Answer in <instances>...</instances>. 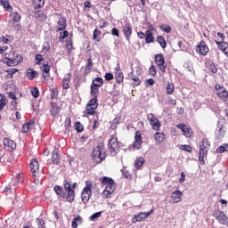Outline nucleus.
Masks as SVG:
<instances>
[{
	"label": "nucleus",
	"mask_w": 228,
	"mask_h": 228,
	"mask_svg": "<svg viewBox=\"0 0 228 228\" xmlns=\"http://www.w3.org/2000/svg\"><path fill=\"white\" fill-rule=\"evenodd\" d=\"M100 183L105 186V190L102 192L103 197L107 199L111 197L112 193L115 191V187H113L115 180L108 176H103L100 178Z\"/></svg>",
	"instance_id": "nucleus-1"
},
{
	"label": "nucleus",
	"mask_w": 228,
	"mask_h": 228,
	"mask_svg": "<svg viewBox=\"0 0 228 228\" xmlns=\"http://www.w3.org/2000/svg\"><path fill=\"white\" fill-rule=\"evenodd\" d=\"M209 149H211V144L209 143V141L208 138L202 139V141L200 142V151H199V161L200 162V165H204V158L208 156V152H209Z\"/></svg>",
	"instance_id": "nucleus-2"
},
{
	"label": "nucleus",
	"mask_w": 228,
	"mask_h": 228,
	"mask_svg": "<svg viewBox=\"0 0 228 228\" xmlns=\"http://www.w3.org/2000/svg\"><path fill=\"white\" fill-rule=\"evenodd\" d=\"M92 159L94 161V163H102V161L106 159V153H104L102 146L98 145L94 149L92 152Z\"/></svg>",
	"instance_id": "nucleus-3"
},
{
	"label": "nucleus",
	"mask_w": 228,
	"mask_h": 228,
	"mask_svg": "<svg viewBox=\"0 0 228 228\" xmlns=\"http://www.w3.org/2000/svg\"><path fill=\"white\" fill-rule=\"evenodd\" d=\"M93 186L92 181L88 180L86 182V186L81 192V199L84 204H86L88 200H90V197H92Z\"/></svg>",
	"instance_id": "nucleus-4"
},
{
	"label": "nucleus",
	"mask_w": 228,
	"mask_h": 228,
	"mask_svg": "<svg viewBox=\"0 0 228 228\" xmlns=\"http://www.w3.org/2000/svg\"><path fill=\"white\" fill-rule=\"evenodd\" d=\"M64 189L67 191L66 200L67 202H74V197L76 194L74 193V190H72V185L70 184V182L65 180L64 183Z\"/></svg>",
	"instance_id": "nucleus-5"
},
{
	"label": "nucleus",
	"mask_w": 228,
	"mask_h": 228,
	"mask_svg": "<svg viewBox=\"0 0 228 228\" xmlns=\"http://www.w3.org/2000/svg\"><path fill=\"white\" fill-rule=\"evenodd\" d=\"M213 216H215L216 220H217V222H219L222 225H225L227 224L228 217L224 211L215 209L213 212Z\"/></svg>",
	"instance_id": "nucleus-6"
},
{
	"label": "nucleus",
	"mask_w": 228,
	"mask_h": 228,
	"mask_svg": "<svg viewBox=\"0 0 228 228\" xmlns=\"http://www.w3.org/2000/svg\"><path fill=\"white\" fill-rule=\"evenodd\" d=\"M154 209H151L149 212H141L137 215H135L133 218H132V224H136L138 222H142L143 220H145V218H147L148 216H151V215H152Z\"/></svg>",
	"instance_id": "nucleus-7"
},
{
	"label": "nucleus",
	"mask_w": 228,
	"mask_h": 228,
	"mask_svg": "<svg viewBox=\"0 0 228 228\" xmlns=\"http://www.w3.org/2000/svg\"><path fill=\"white\" fill-rule=\"evenodd\" d=\"M155 63L158 65L161 72H166L165 69H167V66L165 65V57L163 56V54L159 53L155 55Z\"/></svg>",
	"instance_id": "nucleus-8"
},
{
	"label": "nucleus",
	"mask_w": 228,
	"mask_h": 228,
	"mask_svg": "<svg viewBox=\"0 0 228 228\" xmlns=\"http://www.w3.org/2000/svg\"><path fill=\"white\" fill-rule=\"evenodd\" d=\"M142 143L143 141L142 140V132L136 131L134 134V142L132 144L133 149H136L137 151L142 149Z\"/></svg>",
	"instance_id": "nucleus-9"
},
{
	"label": "nucleus",
	"mask_w": 228,
	"mask_h": 228,
	"mask_svg": "<svg viewBox=\"0 0 228 228\" xmlns=\"http://www.w3.org/2000/svg\"><path fill=\"white\" fill-rule=\"evenodd\" d=\"M4 149L5 151H14L17 148V144L12 139L4 138L3 140Z\"/></svg>",
	"instance_id": "nucleus-10"
},
{
	"label": "nucleus",
	"mask_w": 228,
	"mask_h": 228,
	"mask_svg": "<svg viewBox=\"0 0 228 228\" xmlns=\"http://www.w3.org/2000/svg\"><path fill=\"white\" fill-rule=\"evenodd\" d=\"M183 200V191L176 190L171 193L172 204H179Z\"/></svg>",
	"instance_id": "nucleus-11"
},
{
	"label": "nucleus",
	"mask_w": 228,
	"mask_h": 228,
	"mask_svg": "<svg viewBox=\"0 0 228 228\" xmlns=\"http://www.w3.org/2000/svg\"><path fill=\"white\" fill-rule=\"evenodd\" d=\"M177 127L183 131L186 138H191V134H193V130H191V128L188 127L185 124H179Z\"/></svg>",
	"instance_id": "nucleus-12"
},
{
	"label": "nucleus",
	"mask_w": 228,
	"mask_h": 228,
	"mask_svg": "<svg viewBox=\"0 0 228 228\" xmlns=\"http://www.w3.org/2000/svg\"><path fill=\"white\" fill-rule=\"evenodd\" d=\"M197 47L198 53H200V54H202V56H206L208 53H209V48L208 47V45L204 41H201Z\"/></svg>",
	"instance_id": "nucleus-13"
},
{
	"label": "nucleus",
	"mask_w": 228,
	"mask_h": 228,
	"mask_svg": "<svg viewBox=\"0 0 228 228\" xmlns=\"http://www.w3.org/2000/svg\"><path fill=\"white\" fill-rule=\"evenodd\" d=\"M216 136L217 140H222L225 136V130H224V125L220 122L217 123V126L216 129Z\"/></svg>",
	"instance_id": "nucleus-14"
},
{
	"label": "nucleus",
	"mask_w": 228,
	"mask_h": 228,
	"mask_svg": "<svg viewBox=\"0 0 228 228\" xmlns=\"http://www.w3.org/2000/svg\"><path fill=\"white\" fill-rule=\"evenodd\" d=\"M123 35L127 42L131 40V35H133V28H131L129 24H125V26L123 27Z\"/></svg>",
	"instance_id": "nucleus-15"
},
{
	"label": "nucleus",
	"mask_w": 228,
	"mask_h": 228,
	"mask_svg": "<svg viewBox=\"0 0 228 228\" xmlns=\"http://www.w3.org/2000/svg\"><path fill=\"white\" fill-rule=\"evenodd\" d=\"M70 79H72V73H68L64 76L62 79L63 90H69L70 88V86H69V84L70 83Z\"/></svg>",
	"instance_id": "nucleus-16"
},
{
	"label": "nucleus",
	"mask_w": 228,
	"mask_h": 228,
	"mask_svg": "<svg viewBox=\"0 0 228 228\" xmlns=\"http://www.w3.org/2000/svg\"><path fill=\"white\" fill-rule=\"evenodd\" d=\"M65 29H67V20H65L63 17H61L57 22L56 31H65Z\"/></svg>",
	"instance_id": "nucleus-17"
},
{
	"label": "nucleus",
	"mask_w": 228,
	"mask_h": 228,
	"mask_svg": "<svg viewBox=\"0 0 228 228\" xmlns=\"http://www.w3.org/2000/svg\"><path fill=\"white\" fill-rule=\"evenodd\" d=\"M124 81V73L122 72V69H120V65L117 64L116 68V83H122Z\"/></svg>",
	"instance_id": "nucleus-18"
},
{
	"label": "nucleus",
	"mask_w": 228,
	"mask_h": 228,
	"mask_svg": "<svg viewBox=\"0 0 228 228\" xmlns=\"http://www.w3.org/2000/svg\"><path fill=\"white\" fill-rule=\"evenodd\" d=\"M216 95L221 99V101H224L225 104H228V92L227 89H223V91L216 92Z\"/></svg>",
	"instance_id": "nucleus-19"
},
{
	"label": "nucleus",
	"mask_w": 228,
	"mask_h": 228,
	"mask_svg": "<svg viewBox=\"0 0 228 228\" xmlns=\"http://www.w3.org/2000/svg\"><path fill=\"white\" fill-rule=\"evenodd\" d=\"M30 170L32 174H35L40 170V166L38 165V160L37 159H33L30 162Z\"/></svg>",
	"instance_id": "nucleus-20"
},
{
	"label": "nucleus",
	"mask_w": 228,
	"mask_h": 228,
	"mask_svg": "<svg viewBox=\"0 0 228 228\" xmlns=\"http://www.w3.org/2000/svg\"><path fill=\"white\" fill-rule=\"evenodd\" d=\"M53 190L57 195H60L62 199H67V192L63 191L61 186L55 185Z\"/></svg>",
	"instance_id": "nucleus-21"
},
{
	"label": "nucleus",
	"mask_w": 228,
	"mask_h": 228,
	"mask_svg": "<svg viewBox=\"0 0 228 228\" xmlns=\"http://www.w3.org/2000/svg\"><path fill=\"white\" fill-rule=\"evenodd\" d=\"M4 63H5V65H7L8 67H15L17 61H15V58L13 57H5L4 59Z\"/></svg>",
	"instance_id": "nucleus-22"
},
{
	"label": "nucleus",
	"mask_w": 228,
	"mask_h": 228,
	"mask_svg": "<svg viewBox=\"0 0 228 228\" xmlns=\"http://www.w3.org/2000/svg\"><path fill=\"white\" fill-rule=\"evenodd\" d=\"M151 126H152V129L154 131H159V128L161 127V123H159V118H154L152 121H151Z\"/></svg>",
	"instance_id": "nucleus-23"
},
{
	"label": "nucleus",
	"mask_w": 228,
	"mask_h": 228,
	"mask_svg": "<svg viewBox=\"0 0 228 228\" xmlns=\"http://www.w3.org/2000/svg\"><path fill=\"white\" fill-rule=\"evenodd\" d=\"M146 44H152L154 42V36L151 30H146V36L144 37Z\"/></svg>",
	"instance_id": "nucleus-24"
},
{
	"label": "nucleus",
	"mask_w": 228,
	"mask_h": 228,
	"mask_svg": "<svg viewBox=\"0 0 228 228\" xmlns=\"http://www.w3.org/2000/svg\"><path fill=\"white\" fill-rule=\"evenodd\" d=\"M52 162L53 163V165H60V159H59L58 151H56V149H54L53 151Z\"/></svg>",
	"instance_id": "nucleus-25"
},
{
	"label": "nucleus",
	"mask_w": 228,
	"mask_h": 228,
	"mask_svg": "<svg viewBox=\"0 0 228 228\" xmlns=\"http://www.w3.org/2000/svg\"><path fill=\"white\" fill-rule=\"evenodd\" d=\"M216 44L217 45V49H219V51H222V53H224L225 51L226 47H228L227 42L216 41Z\"/></svg>",
	"instance_id": "nucleus-26"
},
{
	"label": "nucleus",
	"mask_w": 228,
	"mask_h": 228,
	"mask_svg": "<svg viewBox=\"0 0 228 228\" xmlns=\"http://www.w3.org/2000/svg\"><path fill=\"white\" fill-rule=\"evenodd\" d=\"M157 42L159 44L162 49H165L167 47V40H165V37L158 36Z\"/></svg>",
	"instance_id": "nucleus-27"
},
{
	"label": "nucleus",
	"mask_w": 228,
	"mask_h": 228,
	"mask_svg": "<svg viewBox=\"0 0 228 228\" xmlns=\"http://www.w3.org/2000/svg\"><path fill=\"white\" fill-rule=\"evenodd\" d=\"M5 72L7 73L5 75V77H7V79H12V77H13V74L19 72V69H6Z\"/></svg>",
	"instance_id": "nucleus-28"
},
{
	"label": "nucleus",
	"mask_w": 228,
	"mask_h": 228,
	"mask_svg": "<svg viewBox=\"0 0 228 228\" xmlns=\"http://www.w3.org/2000/svg\"><path fill=\"white\" fill-rule=\"evenodd\" d=\"M143 158H138L135 161H134V167H135V170H140V168H142V167H143Z\"/></svg>",
	"instance_id": "nucleus-29"
},
{
	"label": "nucleus",
	"mask_w": 228,
	"mask_h": 228,
	"mask_svg": "<svg viewBox=\"0 0 228 228\" xmlns=\"http://www.w3.org/2000/svg\"><path fill=\"white\" fill-rule=\"evenodd\" d=\"M94 86H98L101 87L102 86V85H104V80L102 77H95L93 80V84Z\"/></svg>",
	"instance_id": "nucleus-30"
},
{
	"label": "nucleus",
	"mask_w": 228,
	"mask_h": 228,
	"mask_svg": "<svg viewBox=\"0 0 228 228\" xmlns=\"http://www.w3.org/2000/svg\"><path fill=\"white\" fill-rule=\"evenodd\" d=\"M96 109L97 107L86 105V117H90V115H95Z\"/></svg>",
	"instance_id": "nucleus-31"
},
{
	"label": "nucleus",
	"mask_w": 228,
	"mask_h": 228,
	"mask_svg": "<svg viewBox=\"0 0 228 228\" xmlns=\"http://www.w3.org/2000/svg\"><path fill=\"white\" fill-rule=\"evenodd\" d=\"M155 140L158 142V143H163V140H165V134L160 132H157L155 134Z\"/></svg>",
	"instance_id": "nucleus-32"
},
{
	"label": "nucleus",
	"mask_w": 228,
	"mask_h": 228,
	"mask_svg": "<svg viewBox=\"0 0 228 228\" xmlns=\"http://www.w3.org/2000/svg\"><path fill=\"white\" fill-rule=\"evenodd\" d=\"M37 76H38V72H37L36 70H33L31 69H28L27 70V77L29 79H35V77H37Z\"/></svg>",
	"instance_id": "nucleus-33"
},
{
	"label": "nucleus",
	"mask_w": 228,
	"mask_h": 228,
	"mask_svg": "<svg viewBox=\"0 0 228 228\" xmlns=\"http://www.w3.org/2000/svg\"><path fill=\"white\" fill-rule=\"evenodd\" d=\"M6 106V96L4 94H0V111L2 110H4V107Z\"/></svg>",
	"instance_id": "nucleus-34"
},
{
	"label": "nucleus",
	"mask_w": 228,
	"mask_h": 228,
	"mask_svg": "<svg viewBox=\"0 0 228 228\" xmlns=\"http://www.w3.org/2000/svg\"><path fill=\"white\" fill-rule=\"evenodd\" d=\"M113 145H115V140L113 139V137H111L108 142V149L111 154L115 152V148L113 147Z\"/></svg>",
	"instance_id": "nucleus-35"
},
{
	"label": "nucleus",
	"mask_w": 228,
	"mask_h": 228,
	"mask_svg": "<svg viewBox=\"0 0 228 228\" xmlns=\"http://www.w3.org/2000/svg\"><path fill=\"white\" fill-rule=\"evenodd\" d=\"M227 148H228V144L227 143H224L223 145L219 146L216 149V152L218 154H224V152H227Z\"/></svg>",
	"instance_id": "nucleus-36"
},
{
	"label": "nucleus",
	"mask_w": 228,
	"mask_h": 228,
	"mask_svg": "<svg viewBox=\"0 0 228 228\" xmlns=\"http://www.w3.org/2000/svg\"><path fill=\"white\" fill-rule=\"evenodd\" d=\"M174 90H175L174 84H171L170 82H168L166 87V92L167 95H172V94H174Z\"/></svg>",
	"instance_id": "nucleus-37"
},
{
	"label": "nucleus",
	"mask_w": 228,
	"mask_h": 228,
	"mask_svg": "<svg viewBox=\"0 0 228 228\" xmlns=\"http://www.w3.org/2000/svg\"><path fill=\"white\" fill-rule=\"evenodd\" d=\"M180 151H184L185 152H191L193 149L188 144H181L179 146Z\"/></svg>",
	"instance_id": "nucleus-38"
},
{
	"label": "nucleus",
	"mask_w": 228,
	"mask_h": 228,
	"mask_svg": "<svg viewBox=\"0 0 228 228\" xmlns=\"http://www.w3.org/2000/svg\"><path fill=\"white\" fill-rule=\"evenodd\" d=\"M85 129V126H83V124L81 122L77 121L75 123V130L77 133H83V130Z\"/></svg>",
	"instance_id": "nucleus-39"
},
{
	"label": "nucleus",
	"mask_w": 228,
	"mask_h": 228,
	"mask_svg": "<svg viewBox=\"0 0 228 228\" xmlns=\"http://www.w3.org/2000/svg\"><path fill=\"white\" fill-rule=\"evenodd\" d=\"M87 105L90 107V106H93V108H97L99 106V103H97V96H94L93 99H91Z\"/></svg>",
	"instance_id": "nucleus-40"
},
{
	"label": "nucleus",
	"mask_w": 228,
	"mask_h": 228,
	"mask_svg": "<svg viewBox=\"0 0 228 228\" xmlns=\"http://www.w3.org/2000/svg\"><path fill=\"white\" fill-rule=\"evenodd\" d=\"M32 3H34L36 8H42L45 4V0H32Z\"/></svg>",
	"instance_id": "nucleus-41"
},
{
	"label": "nucleus",
	"mask_w": 228,
	"mask_h": 228,
	"mask_svg": "<svg viewBox=\"0 0 228 228\" xmlns=\"http://www.w3.org/2000/svg\"><path fill=\"white\" fill-rule=\"evenodd\" d=\"M98 94H99V86H95L94 85H91V95L93 97H97Z\"/></svg>",
	"instance_id": "nucleus-42"
},
{
	"label": "nucleus",
	"mask_w": 228,
	"mask_h": 228,
	"mask_svg": "<svg viewBox=\"0 0 228 228\" xmlns=\"http://www.w3.org/2000/svg\"><path fill=\"white\" fill-rule=\"evenodd\" d=\"M11 17L13 22H19V20H20V14L17 12H12Z\"/></svg>",
	"instance_id": "nucleus-43"
},
{
	"label": "nucleus",
	"mask_w": 228,
	"mask_h": 228,
	"mask_svg": "<svg viewBox=\"0 0 228 228\" xmlns=\"http://www.w3.org/2000/svg\"><path fill=\"white\" fill-rule=\"evenodd\" d=\"M159 29H161V31H164L165 33H171L172 27H170V25H160Z\"/></svg>",
	"instance_id": "nucleus-44"
},
{
	"label": "nucleus",
	"mask_w": 228,
	"mask_h": 228,
	"mask_svg": "<svg viewBox=\"0 0 228 228\" xmlns=\"http://www.w3.org/2000/svg\"><path fill=\"white\" fill-rule=\"evenodd\" d=\"M0 4H3L5 10H12V5H10L8 0H0Z\"/></svg>",
	"instance_id": "nucleus-45"
},
{
	"label": "nucleus",
	"mask_w": 228,
	"mask_h": 228,
	"mask_svg": "<svg viewBox=\"0 0 228 228\" xmlns=\"http://www.w3.org/2000/svg\"><path fill=\"white\" fill-rule=\"evenodd\" d=\"M31 94H32V97H34L35 99H37V97H39L40 95V91L37 87H34L31 90Z\"/></svg>",
	"instance_id": "nucleus-46"
},
{
	"label": "nucleus",
	"mask_w": 228,
	"mask_h": 228,
	"mask_svg": "<svg viewBox=\"0 0 228 228\" xmlns=\"http://www.w3.org/2000/svg\"><path fill=\"white\" fill-rule=\"evenodd\" d=\"M149 74L150 76H156V74H158V71L156 70V66H154L153 64L150 67L149 69Z\"/></svg>",
	"instance_id": "nucleus-47"
},
{
	"label": "nucleus",
	"mask_w": 228,
	"mask_h": 228,
	"mask_svg": "<svg viewBox=\"0 0 228 228\" xmlns=\"http://www.w3.org/2000/svg\"><path fill=\"white\" fill-rule=\"evenodd\" d=\"M37 224L38 228H45V221H44V219L37 218Z\"/></svg>",
	"instance_id": "nucleus-48"
},
{
	"label": "nucleus",
	"mask_w": 228,
	"mask_h": 228,
	"mask_svg": "<svg viewBox=\"0 0 228 228\" xmlns=\"http://www.w3.org/2000/svg\"><path fill=\"white\" fill-rule=\"evenodd\" d=\"M59 111H60V107L59 106H53L51 109V113H52V115H53V117H56V115H58Z\"/></svg>",
	"instance_id": "nucleus-49"
},
{
	"label": "nucleus",
	"mask_w": 228,
	"mask_h": 228,
	"mask_svg": "<svg viewBox=\"0 0 228 228\" xmlns=\"http://www.w3.org/2000/svg\"><path fill=\"white\" fill-rule=\"evenodd\" d=\"M66 47L69 54H70V53H72V39L67 42Z\"/></svg>",
	"instance_id": "nucleus-50"
},
{
	"label": "nucleus",
	"mask_w": 228,
	"mask_h": 228,
	"mask_svg": "<svg viewBox=\"0 0 228 228\" xmlns=\"http://www.w3.org/2000/svg\"><path fill=\"white\" fill-rule=\"evenodd\" d=\"M101 215L102 212H96L90 216V220H97V218H101Z\"/></svg>",
	"instance_id": "nucleus-51"
},
{
	"label": "nucleus",
	"mask_w": 228,
	"mask_h": 228,
	"mask_svg": "<svg viewBox=\"0 0 228 228\" xmlns=\"http://www.w3.org/2000/svg\"><path fill=\"white\" fill-rule=\"evenodd\" d=\"M208 69L212 72V74H216V72H218V69H216V65H215V63L210 64Z\"/></svg>",
	"instance_id": "nucleus-52"
},
{
	"label": "nucleus",
	"mask_w": 228,
	"mask_h": 228,
	"mask_svg": "<svg viewBox=\"0 0 228 228\" xmlns=\"http://www.w3.org/2000/svg\"><path fill=\"white\" fill-rule=\"evenodd\" d=\"M67 37H69V31L64 30V31L60 33L61 40H65V38H67Z\"/></svg>",
	"instance_id": "nucleus-53"
},
{
	"label": "nucleus",
	"mask_w": 228,
	"mask_h": 228,
	"mask_svg": "<svg viewBox=\"0 0 228 228\" xmlns=\"http://www.w3.org/2000/svg\"><path fill=\"white\" fill-rule=\"evenodd\" d=\"M10 108H11V110H12V111H16V110H17V101L13 100L10 104Z\"/></svg>",
	"instance_id": "nucleus-54"
},
{
	"label": "nucleus",
	"mask_w": 228,
	"mask_h": 228,
	"mask_svg": "<svg viewBox=\"0 0 228 228\" xmlns=\"http://www.w3.org/2000/svg\"><path fill=\"white\" fill-rule=\"evenodd\" d=\"M99 35H101V30H99V29H94V33H93V38L94 39V40H97V37H99Z\"/></svg>",
	"instance_id": "nucleus-55"
},
{
	"label": "nucleus",
	"mask_w": 228,
	"mask_h": 228,
	"mask_svg": "<svg viewBox=\"0 0 228 228\" xmlns=\"http://www.w3.org/2000/svg\"><path fill=\"white\" fill-rule=\"evenodd\" d=\"M70 126H72V121L70 120V118H66V119H65L66 129L70 127Z\"/></svg>",
	"instance_id": "nucleus-56"
},
{
	"label": "nucleus",
	"mask_w": 228,
	"mask_h": 228,
	"mask_svg": "<svg viewBox=\"0 0 228 228\" xmlns=\"http://www.w3.org/2000/svg\"><path fill=\"white\" fill-rule=\"evenodd\" d=\"M185 179H186V175L184 174V172H182L180 175V179H179L180 184H183V183H184Z\"/></svg>",
	"instance_id": "nucleus-57"
},
{
	"label": "nucleus",
	"mask_w": 228,
	"mask_h": 228,
	"mask_svg": "<svg viewBox=\"0 0 228 228\" xmlns=\"http://www.w3.org/2000/svg\"><path fill=\"white\" fill-rule=\"evenodd\" d=\"M88 63L86 67L88 70H92V67H94V61H92V59L87 60Z\"/></svg>",
	"instance_id": "nucleus-58"
},
{
	"label": "nucleus",
	"mask_w": 228,
	"mask_h": 228,
	"mask_svg": "<svg viewBox=\"0 0 228 228\" xmlns=\"http://www.w3.org/2000/svg\"><path fill=\"white\" fill-rule=\"evenodd\" d=\"M31 128V126L29 125H28L27 123H25L22 126V131L23 133H28V131H29V129Z\"/></svg>",
	"instance_id": "nucleus-59"
},
{
	"label": "nucleus",
	"mask_w": 228,
	"mask_h": 228,
	"mask_svg": "<svg viewBox=\"0 0 228 228\" xmlns=\"http://www.w3.org/2000/svg\"><path fill=\"white\" fill-rule=\"evenodd\" d=\"M36 60H37L36 64L40 65V61H42V60H44V57H42L41 54H37L36 55Z\"/></svg>",
	"instance_id": "nucleus-60"
},
{
	"label": "nucleus",
	"mask_w": 228,
	"mask_h": 228,
	"mask_svg": "<svg viewBox=\"0 0 228 228\" xmlns=\"http://www.w3.org/2000/svg\"><path fill=\"white\" fill-rule=\"evenodd\" d=\"M58 97V91L53 89L51 91V99H56Z\"/></svg>",
	"instance_id": "nucleus-61"
},
{
	"label": "nucleus",
	"mask_w": 228,
	"mask_h": 228,
	"mask_svg": "<svg viewBox=\"0 0 228 228\" xmlns=\"http://www.w3.org/2000/svg\"><path fill=\"white\" fill-rule=\"evenodd\" d=\"M16 178L18 179V183H24V175L17 174Z\"/></svg>",
	"instance_id": "nucleus-62"
},
{
	"label": "nucleus",
	"mask_w": 228,
	"mask_h": 228,
	"mask_svg": "<svg viewBox=\"0 0 228 228\" xmlns=\"http://www.w3.org/2000/svg\"><path fill=\"white\" fill-rule=\"evenodd\" d=\"M105 79H106V81H111V79H113V74L112 73H106L105 74Z\"/></svg>",
	"instance_id": "nucleus-63"
},
{
	"label": "nucleus",
	"mask_w": 228,
	"mask_h": 228,
	"mask_svg": "<svg viewBox=\"0 0 228 228\" xmlns=\"http://www.w3.org/2000/svg\"><path fill=\"white\" fill-rule=\"evenodd\" d=\"M49 49H51V45H49V43H44L43 51H49Z\"/></svg>",
	"instance_id": "nucleus-64"
}]
</instances>
